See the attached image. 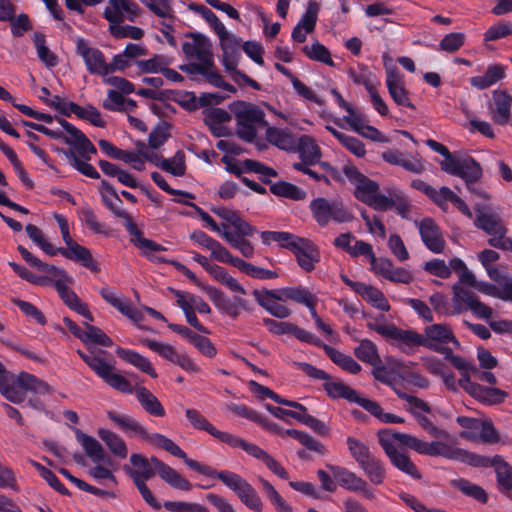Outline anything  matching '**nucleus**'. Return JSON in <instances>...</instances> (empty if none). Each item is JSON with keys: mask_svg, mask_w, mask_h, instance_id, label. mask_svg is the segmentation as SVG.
<instances>
[{"mask_svg": "<svg viewBox=\"0 0 512 512\" xmlns=\"http://www.w3.org/2000/svg\"><path fill=\"white\" fill-rule=\"evenodd\" d=\"M190 469L212 478L219 479L232 490L240 501L249 509L260 512L263 502L256 489L243 477L229 470L217 471L212 467L188 458L185 463Z\"/></svg>", "mask_w": 512, "mask_h": 512, "instance_id": "obj_1", "label": "nucleus"}, {"mask_svg": "<svg viewBox=\"0 0 512 512\" xmlns=\"http://www.w3.org/2000/svg\"><path fill=\"white\" fill-rule=\"evenodd\" d=\"M28 392L45 395L51 393V388L46 382L27 372L15 375L6 370L0 377V393L8 401L20 404L26 400Z\"/></svg>", "mask_w": 512, "mask_h": 512, "instance_id": "obj_2", "label": "nucleus"}, {"mask_svg": "<svg viewBox=\"0 0 512 512\" xmlns=\"http://www.w3.org/2000/svg\"><path fill=\"white\" fill-rule=\"evenodd\" d=\"M75 436L86 456L95 464L88 470L89 476L100 484H103L104 481H108L117 485L118 482L112 469L114 461L105 451L102 444L96 438L79 429H75Z\"/></svg>", "mask_w": 512, "mask_h": 512, "instance_id": "obj_3", "label": "nucleus"}, {"mask_svg": "<svg viewBox=\"0 0 512 512\" xmlns=\"http://www.w3.org/2000/svg\"><path fill=\"white\" fill-rule=\"evenodd\" d=\"M343 173L355 186V197L375 210L386 211L395 205L393 197L378 193L379 185L362 174L355 166L345 165Z\"/></svg>", "mask_w": 512, "mask_h": 512, "instance_id": "obj_4", "label": "nucleus"}, {"mask_svg": "<svg viewBox=\"0 0 512 512\" xmlns=\"http://www.w3.org/2000/svg\"><path fill=\"white\" fill-rule=\"evenodd\" d=\"M108 417L124 432H132L149 444L159 447L186 463L187 454L171 439L160 433H149L136 419L126 414L108 412Z\"/></svg>", "mask_w": 512, "mask_h": 512, "instance_id": "obj_5", "label": "nucleus"}, {"mask_svg": "<svg viewBox=\"0 0 512 512\" xmlns=\"http://www.w3.org/2000/svg\"><path fill=\"white\" fill-rule=\"evenodd\" d=\"M230 111L236 119V133L246 142H253L257 131L268 126L265 113L255 104L236 101L230 104Z\"/></svg>", "mask_w": 512, "mask_h": 512, "instance_id": "obj_6", "label": "nucleus"}, {"mask_svg": "<svg viewBox=\"0 0 512 512\" xmlns=\"http://www.w3.org/2000/svg\"><path fill=\"white\" fill-rule=\"evenodd\" d=\"M474 225L491 236L488 239L490 246L512 251V238L506 237L508 229L498 214L489 210L479 209L476 211Z\"/></svg>", "mask_w": 512, "mask_h": 512, "instance_id": "obj_7", "label": "nucleus"}, {"mask_svg": "<svg viewBox=\"0 0 512 512\" xmlns=\"http://www.w3.org/2000/svg\"><path fill=\"white\" fill-rule=\"evenodd\" d=\"M58 122L66 131V136L63 134V132L49 129L44 125L37 127V131L52 139L63 140L66 144L73 146L82 157L90 160V154H95L97 152L92 142L82 131H80L65 119L58 118Z\"/></svg>", "mask_w": 512, "mask_h": 512, "instance_id": "obj_8", "label": "nucleus"}, {"mask_svg": "<svg viewBox=\"0 0 512 512\" xmlns=\"http://www.w3.org/2000/svg\"><path fill=\"white\" fill-rule=\"evenodd\" d=\"M309 208L313 218L321 227H325L330 221L345 223L353 219L352 213L340 200L318 197L310 202Z\"/></svg>", "mask_w": 512, "mask_h": 512, "instance_id": "obj_9", "label": "nucleus"}, {"mask_svg": "<svg viewBox=\"0 0 512 512\" xmlns=\"http://www.w3.org/2000/svg\"><path fill=\"white\" fill-rule=\"evenodd\" d=\"M367 327L393 344L405 350L406 347L422 346L423 335L412 330L397 328L394 324L386 323L383 320L375 319L367 322Z\"/></svg>", "mask_w": 512, "mask_h": 512, "instance_id": "obj_10", "label": "nucleus"}, {"mask_svg": "<svg viewBox=\"0 0 512 512\" xmlns=\"http://www.w3.org/2000/svg\"><path fill=\"white\" fill-rule=\"evenodd\" d=\"M468 284L458 281L452 286L453 291V313L460 314L466 309L472 311L478 318L489 319L493 310L482 303L473 292L468 290Z\"/></svg>", "mask_w": 512, "mask_h": 512, "instance_id": "obj_11", "label": "nucleus"}, {"mask_svg": "<svg viewBox=\"0 0 512 512\" xmlns=\"http://www.w3.org/2000/svg\"><path fill=\"white\" fill-rule=\"evenodd\" d=\"M422 346L432 349L443 354L449 347L448 343H452L456 348L460 347V342L456 339L449 326L445 324H432L425 328Z\"/></svg>", "mask_w": 512, "mask_h": 512, "instance_id": "obj_12", "label": "nucleus"}, {"mask_svg": "<svg viewBox=\"0 0 512 512\" xmlns=\"http://www.w3.org/2000/svg\"><path fill=\"white\" fill-rule=\"evenodd\" d=\"M327 468L332 472L340 486L344 489L361 493L369 500H373L375 498L374 491L369 487L368 483L354 472L336 465H327Z\"/></svg>", "mask_w": 512, "mask_h": 512, "instance_id": "obj_13", "label": "nucleus"}, {"mask_svg": "<svg viewBox=\"0 0 512 512\" xmlns=\"http://www.w3.org/2000/svg\"><path fill=\"white\" fill-rule=\"evenodd\" d=\"M141 343L153 352L157 353L159 356L180 366L186 371H196L198 369L196 364L193 363L187 355L178 353L177 350L168 343L149 338L142 339Z\"/></svg>", "mask_w": 512, "mask_h": 512, "instance_id": "obj_14", "label": "nucleus"}, {"mask_svg": "<svg viewBox=\"0 0 512 512\" xmlns=\"http://www.w3.org/2000/svg\"><path fill=\"white\" fill-rule=\"evenodd\" d=\"M140 13L139 5L132 0H108L104 17L108 22H134Z\"/></svg>", "mask_w": 512, "mask_h": 512, "instance_id": "obj_15", "label": "nucleus"}, {"mask_svg": "<svg viewBox=\"0 0 512 512\" xmlns=\"http://www.w3.org/2000/svg\"><path fill=\"white\" fill-rule=\"evenodd\" d=\"M76 53L83 58L90 74L105 76L104 71L107 68V62L101 50L91 47L87 40L78 38L76 40Z\"/></svg>", "mask_w": 512, "mask_h": 512, "instance_id": "obj_16", "label": "nucleus"}, {"mask_svg": "<svg viewBox=\"0 0 512 512\" xmlns=\"http://www.w3.org/2000/svg\"><path fill=\"white\" fill-rule=\"evenodd\" d=\"M288 245L296 255L297 262L305 271H312L319 261V253L313 243L305 238L295 236Z\"/></svg>", "mask_w": 512, "mask_h": 512, "instance_id": "obj_17", "label": "nucleus"}, {"mask_svg": "<svg viewBox=\"0 0 512 512\" xmlns=\"http://www.w3.org/2000/svg\"><path fill=\"white\" fill-rule=\"evenodd\" d=\"M187 38L190 40L182 45V51L187 58L198 61L213 60L212 45L206 36L200 33H189Z\"/></svg>", "mask_w": 512, "mask_h": 512, "instance_id": "obj_18", "label": "nucleus"}, {"mask_svg": "<svg viewBox=\"0 0 512 512\" xmlns=\"http://www.w3.org/2000/svg\"><path fill=\"white\" fill-rule=\"evenodd\" d=\"M424 245L434 253H441L445 247V240L438 225L431 218H424L416 222Z\"/></svg>", "mask_w": 512, "mask_h": 512, "instance_id": "obj_19", "label": "nucleus"}, {"mask_svg": "<svg viewBox=\"0 0 512 512\" xmlns=\"http://www.w3.org/2000/svg\"><path fill=\"white\" fill-rule=\"evenodd\" d=\"M207 294L219 311L232 318H237L240 314V310L246 309V300L241 297L231 299L225 295L224 292L216 288H208Z\"/></svg>", "mask_w": 512, "mask_h": 512, "instance_id": "obj_20", "label": "nucleus"}, {"mask_svg": "<svg viewBox=\"0 0 512 512\" xmlns=\"http://www.w3.org/2000/svg\"><path fill=\"white\" fill-rule=\"evenodd\" d=\"M386 86L391 98L397 105L415 109L409 99V92L404 87L403 78L397 69L390 68L387 70Z\"/></svg>", "mask_w": 512, "mask_h": 512, "instance_id": "obj_21", "label": "nucleus"}, {"mask_svg": "<svg viewBox=\"0 0 512 512\" xmlns=\"http://www.w3.org/2000/svg\"><path fill=\"white\" fill-rule=\"evenodd\" d=\"M101 297L116 308L121 314L129 318L135 324H139L143 320L142 313L133 307L127 300L118 296L111 287H103L100 290Z\"/></svg>", "mask_w": 512, "mask_h": 512, "instance_id": "obj_22", "label": "nucleus"}, {"mask_svg": "<svg viewBox=\"0 0 512 512\" xmlns=\"http://www.w3.org/2000/svg\"><path fill=\"white\" fill-rule=\"evenodd\" d=\"M50 275V282L54 283L60 298L71 309L80 301V298L69 287V285L73 283L72 277L69 276L65 270L58 267H56L55 271Z\"/></svg>", "mask_w": 512, "mask_h": 512, "instance_id": "obj_23", "label": "nucleus"}, {"mask_svg": "<svg viewBox=\"0 0 512 512\" xmlns=\"http://www.w3.org/2000/svg\"><path fill=\"white\" fill-rule=\"evenodd\" d=\"M125 228L129 234L133 236L131 239L132 243L142 251L145 257L151 261L165 262L163 258L155 257L151 254L152 252L164 251L166 249L165 247L153 240L144 238L142 232L136 227L134 222L125 223Z\"/></svg>", "mask_w": 512, "mask_h": 512, "instance_id": "obj_24", "label": "nucleus"}, {"mask_svg": "<svg viewBox=\"0 0 512 512\" xmlns=\"http://www.w3.org/2000/svg\"><path fill=\"white\" fill-rule=\"evenodd\" d=\"M412 449L419 454L442 456L447 459L454 460V457H457L456 452L458 448L440 441L425 442L414 436Z\"/></svg>", "mask_w": 512, "mask_h": 512, "instance_id": "obj_25", "label": "nucleus"}, {"mask_svg": "<svg viewBox=\"0 0 512 512\" xmlns=\"http://www.w3.org/2000/svg\"><path fill=\"white\" fill-rule=\"evenodd\" d=\"M378 441L387 457L399 451L395 444L399 443L412 449L414 436L410 434L393 432L391 429H382L377 433Z\"/></svg>", "mask_w": 512, "mask_h": 512, "instance_id": "obj_26", "label": "nucleus"}, {"mask_svg": "<svg viewBox=\"0 0 512 512\" xmlns=\"http://www.w3.org/2000/svg\"><path fill=\"white\" fill-rule=\"evenodd\" d=\"M77 353L89 368L102 380L112 370H115L114 361H107L102 357V355L106 354L104 350H91L89 353L78 350Z\"/></svg>", "mask_w": 512, "mask_h": 512, "instance_id": "obj_27", "label": "nucleus"}, {"mask_svg": "<svg viewBox=\"0 0 512 512\" xmlns=\"http://www.w3.org/2000/svg\"><path fill=\"white\" fill-rule=\"evenodd\" d=\"M495 109L492 119L499 125H506L511 119L512 96L506 91L496 90L493 93Z\"/></svg>", "mask_w": 512, "mask_h": 512, "instance_id": "obj_28", "label": "nucleus"}, {"mask_svg": "<svg viewBox=\"0 0 512 512\" xmlns=\"http://www.w3.org/2000/svg\"><path fill=\"white\" fill-rule=\"evenodd\" d=\"M116 354L119 358L138 368L140 371L148 374L152 378H157V373L150 360L138 352L119 347L116 349Z\"/></svg>", "mask_w": 512, "mask_h": 512, "instance_id": "obj_29", "label": "nucleus"}, {"mask_svg": "<svg viewBox=\"0 0 512 512\" xmlns=\"http://www.w3.org/2000/svg\"><path fill=\"white\" fill-rule=\"evenodd\" d=\"M57 250L58 253H60L65 258L80 262L84 267L88 269L97 270V267L93 261L92 254L86 247L81 246L75 242L69 247L57 248Z\"/></svg>", "mask_w": 512, "mask_h": 512, "instance_id": "obj_30", "label": "nucleus"}, {"mask_svg": "<svg viewBox=\"0 0 512 512\" xmlns=\"http://www.w3.org/2000/svg\"><path fill=\"white\" fill-rule=\"evenodd\" d=\"M97 433L112 455L119 459H125L128 456L126 442L118 434L104 428L98 429Z\"/></svg>", "mask_w": 512, "mask_h": 512, "instance_id": "obj_31", "label": "nucleus"}, {"mask_svg": "<svg viewBox=\"0 0 512 512\" xmlns=\"http://www.w3.org/2000/svg\"><path fill=\"white\" fill-rule=\"evenodd\" d=\"M185 415L193 428L204 430L211 436L223 442L227 432L220 431L214 427L198 410L192 408L186 409Z\"/></svg>", "mask_w": 512, "mask_h": 512, "instance_id": "obj_32", "label": "nucleus"}, {"mask_svg": "<svg viewBox=\"0 0 512 512\" xmlns=\"http://www.w3.org/2000/svg\"><path fill=\"white\" fill-rule=\"evenodd\" d=\"M223 220L227 221L236 229V232L244 236H252L257 232V229L250 225L247 221L242 219L235 211L227 208H217L213 210Z\"/></svg>", "mask_w": 512, "mask_h": 512, "instance_id": "obj_33", "label": "nucleus"}, {"mask_svg": "<svg viewBox=\"0 0 512 512\" xmlns=\"http://www.w3.org/2000/svg\"><path fill=\"white\" fill-rule=\"evenodd\" d=\"M135 394L137 400L147 413L155 417L165 416V409L162 404L147 388L138 387L135 389Z\"/></svg>", "mask_w": 512, "mask_h": 512, "instance_id": "obj_34", "label": "nucleus"}, {"mask_svg": "<svg viewBox=\"0 0 512 512\" xmlns=\"http://www.w3.org/2000/svg\"><path fill=\"white\" fill-rule=\"evenodd\" d=\"M130 462L137 469L133 470L127 466H124V470L132 478V480H134L135 474L136 478L143 480H149L155 475L154 469L151 466L149 460L142 454H132L130 456Z\"/></svg>", "mask_w": 512, "mask_h": 512, "instance_id": "obj_35", "label": "nucleus"}, {"mask_svg": "<svg viewBox=\"0 0 512 512\" xmlns=\"http://www.w3.org/2000/svg\"><path fill=\"white\" fill-rule=\"evenodd\" d=\"M296 148L301 161H306V163L310 164H316L320 161V148L310 136H301L298 142H296Z\"/></svg>", "mask_w": 512, "mask_h": 512, "instance_id": "obj_36", "label": "nucleus"}, {"mask_svg": "<svg viewBox=\"0 0 512 512\" xmlns=\"http://www.w3.org/2000/svg\"><path fill=\"white\" fill-rule=\"evenodd\" d=\"M266 139L282 150L292 151L296 148V140L287 130L267 126Z\"/></svg>", "mask_w": 512, "mask_h": 512, "instance_id": "obj_37", "label": "nucleus"}, {"mask_svg": "<svg viewBox=\"0 0 512 512\" xmlns=\"http://www.w3.org/2000/svg\"><path fill=\"white\" fill-rule=\"evenodd\" d=\"M222 237L245 258H252L254 256V246L246 239L247 236L239 232H231L229 227H224Z\"/></svg>", "mask_w": 512, "mask_h": 512, "instance_id": "obj_38", "label": "nucleus"}, {"mask_svg": "<svg viewBox=\"0 0 512 512\" xmlns=\"http://www.w3.org/2000/svg\"><path fill=\"white\" fill-rule=\"evenodd\" d=\"M172 292L176 296V302L180 308L187 304V307H190L193 312L201 314H209L211 312L210 306L200 296L179 290H172Z\"/></svg>", "mask_w": 512, "mask_h": 512, "instance_id": "obj_39", "label": "nucleus"}, {"mask_svg": "<svg viewBox=\"0 0 512 512\" xmlns=\"http://www.w3.org/2000/svg\"><path fill=\"white\" fill-rule=\"evenodd\" d=\"M482 176V168L472 157L467 156L462 158L461 168L458 177L464 179L470 191H475L472 187L474 183Z\"/></svg>", "mask_w": 512, "mask_h": 512, "instance_id": "obj_40", "label": "nucleus"}, {"mask_svg": "<svg viewBox=\"0 0 512 512\" xmlns=\"http://www.w3.org/2000/svg\"><path fill=\"white\" fill-rule=\"evenodd\" d=\"M223 443H225L231 447H234V448L240 447L248 455H250L251 457H254L258 460H261L262 462L268 455V453L266 451H264L258 445L254 444V443L247 442L246 440H244L234 434L228 433V432L223 440Z\"/></svg>", "mask_w": 512, "mask_h": 512, "instance_id": "obj_41", "label": "nucleus"}, {"mask_svg": "<svg viewBox=\"0 0 512 512\" xmlns=\"http://www.w3.org/2000/svg\"><path fill=\"white\" fill-rule=\"evenodd\" d=\"M391 464L399 471L411 476L413 479H421V473L404 450H399L390 455Z\"/></svg>", "mask_w": 512, "mask_h": 512, "instance_id": "obj_42", "label": "nucleus"}, {"mask_svg": "<svg viewBox=\"0 0 512 512\" xmlns=\"http://www.w3.org/2000/svg\"><path fill=\"white\" fill-rule=\"evenodd\" d=\"M364 471L365 475L372 484L381 485L386 478V469L384 463L372 456L361 465H359Z\"/></svg>", "mask_w": 512, "mask_h": 512, "instance_id": "obj_43", "label": "nucleus"}, {"mask_svg": "<svg viewBox=\"0 0 512 512\" xmlns=\"http://www.w3.org/2000/svg\"><path fill=\"white\" fill-rule=\"evenodd\" d=\"M494 467L497 482L503 492L512 491V467L499 455L494 456Z\"/></svg>", "mask_w": 512, "mask_h": 512, "instance_id": "obj_44", "label": "nucleus"}, {"mask_svg": "<svg viewBox=\"0 0 512 512\" xmlns=\"http://www.w3.org/2000/svg\"><path fill=\"white\" fill-rule=\"evenodd\" d=\"M450 484L464 495L471 497L480 503H486L488 500V496L485 490L479 485L471 483L467 479H454L450 481Z\"/></svg>", "mask_w": 512, "mask_h": 512, "instance_id": "obj_45", "label": "nucleus"}, {"mask_svg": "<svg viewBox=\"0 0 512 512\" xmlns=\"http://www.w3.org/2000/svg\"><path fill=\"white\" fill-rule=\"evenodd\" d=\"M270 191L276 196L296 201L305 199L307 195L304 190L286 181H278L276 183H272L270 185Z\"/></svg>", "mask_w": 512, "mask_h": 512, "instance_id": "obj_46", "label": "nucleus"}, {"mask_svg": "<svg viewBox=\"0 0 512 512\" xmlns=\"http://www.w3.org/2000/svg\"><path fill=\"white\" fill-rule=\"evenodd\" d=\"M354 354L359 360L370 365L381 364L377 346L371 340L362 339L354 349Z\"/></svg>", "mask_w": 512, "mask_h": 512, "instance_id": "obj_47", "label": "nucleus"}, {"mask_svg": "<svg viewBox=\"0 0 512 512\" xmlns=\"http://www.w3.org/2000/svg\"><path fill=\"white\" fill-rule=\"evenodd\" d=\"M253 295L258 304L274 317L287 318L290 316L291 310L288 307L277 303V301L270 299L267 295H263L262 292L255 290Z\"/></svg>", "mask_w": 512, "mask_h": 512, "instance_id": "obj_48", "label": "nucleus"}, {"mask_svg": "<svg viewBox=\"0 0 512 512\" xmlns=\"http://www.w3.org/2000/svg\"><path fill=\"white\" fill-rule=\"evenodd\" d=\"M65 155L68 159V163L83 175L92 179L100 178V174L97 170L88 163L89 160L82 157L77 151H66Z\"/></svg>", "mask_w": 512, "mask_h": 512, "instance_id": "obj_49", "label": "nucleus"}, {"mask_svg": "<svg viewBox=\"0 0 512 512\" xmlns=\"http://www.w3.org/2000/svg\"><path fill=\"white\" fill-rule=\"evenodd\" d=\"M323 386L327 394L332 398H344L349 402H354L358 395L354 389L341 381H331L330 379Z\"/></svg>", "mask_w": 512, "mask_h": 512, "instance_id": "obj_50", "label": "nucleus"}, {"mask_svg": "<svg viewBox=\"0 0 512 512\" xmlns=\"http://www.w3.org/2000/svg\"><path fill=\"white\" fill-rule=\"evenodd\" d=\"M70 108L77 117L89 121L96 127H105L106 122L102 119L100 111L94 106L87 105L82 107L76 103H71Z\"/></svg>", "mask_w": 512, "mask_h": 512, "instance_id": "obj_51", "label": "nucleus"}, {"mask_svg": "<svg viewBox=\"0 0 512 512\" xmlns=\"http://www.w3.org/2000/svg\"><path fill=\"white\" fill-rule=\"evenodd\" d=\"M472 396L485 404H498L505 400L507 393L498 388L484 387L479 384Z\"/></svg>", "mask_w": 512, "mask_h": 512, "instance_id": "obj_52", "label": "nucleus"}, {"mask_svg": "<svg viewBox=\"0 0 512 512\" xmlns=\"http://www.w3.org/2000/svg\"><path fill=\"white\" fill-rule=\"evenodd\" d=\"M302 52L313 61H318L331 67L335 66V63L331 58L330 51L318 41L311 45H305L302 48Z\"/></svg>", "mask_w": 512, "mask_h": 512, "instance_id": "obj_53", "label": "nucleus"}, {"mask_svg": "<svg viewBox=\"0 0 512 512\" xmlns=\"http://www.w3.org/2000/svg\"><path fill=\"white\" fill-rule=\"evenodd\" d=\"M85 330L81 341L85 344L95 343L104 347H111L113 345L112 339L106 335L100 328L84 323Z\"/></svg>", "mask_w": 512, "mask_h": 512, "instance_id": "obj_54", "label": "nucleus"}, {"mask_svg": "<svg viewBox=\"0 0 512 512\" xmlns=\"http://www.w3.org/2000/svg\"><path fill=\"white\" fill-rule=\"evenodd\" d=\"M33 41L37 50L38 58L47 67H55L58 64V59L57 56L46 46L45 35L37 32L33 36Z\"/></svg>", "mask_w": 512, "mask_h": 512, "instance_id": "obj_55", "label": "nucleus"}, {"mask_svg": "<svg viewBox=\"0 0 512 512\" xmlns=\"http://www.w3.org/2000/svg\"><path fill=\"white\" fill-rule=\"evenodd\" d=\"M358 294L381 311H388L390 309V305L383 293L373 286L363 284Z\"/></svg>", "mask_w": 512, "mask_h": 512, "instance_id": "obj_56", "label": "nucleus"}, {"mask_svg": "<svg viewBox=\"0 0 512 512\" xmlns=\"http://www.w3.org/2000/svg\"><path fill=\"white\" fill-rule=\"evenodd\" d=\"M348 75L355 84L363 85L368 93L379 85L375 75L365 66H361L358 71L349 70Z\"/></svg>", "mask_w": 512, "mask_h": 512, "instance_id": "obj_57", "label": "nucleus"}, {"mask_svg": "<svg viewBox=\"0 0 512 512\" xmlns=\"http://www.w3.org/2000/svg\"><path fill=\"white\" fill-rule=\"evenodd\" d=\"M161 169L176 177H181L186 172L185 154L178 150L171 158L162 161Z\"/></svg>", "mask_w": 512, "mask_h": 512, "instance_id": "obj_58", "label": "nucleus"}, {"mask_svg": "<svg viewBox=\"0 0 512 512\" xmlns=\"http://www.w3.org/2000/svg\"><path fill=\"white\" fill-rule=\"evenodd\" d=\"M26 232L29 238L46 254L54 256L58 253L57 248L46 240L42 231L36 225L28 224L26 226Z\"/></svg>", "mask_w": 512, "mask_h": 512, "instance_id": "obj_59", "label": "nucleus"}, {"mask_svg": "<svg viewBox=\"0 0 512 512\" xmlns=\"http://www.w3.org/2000/svg\"><path fill=\"white\" fill-rule=\"evenodd\" d=\"M110 33L116 38H132L134 40L141 39L144 31L141 28L123 25V22H109Z\"/></svg>", "mask_w": 512, "mask_h": 512, "instance_id": "obj_60", "label": "nucleus"}, {"mask_svg": "<svg viewBox=\"0 0 512 512\" xmlns=\"http://www.w3.org/2000/svg\"><path fill=\"white\" fill-rule=\"evenodd\" d=\"M456 454L457 457H454V460L467 463L474 467H490L494 463V457L481 456L460 448L457 449Z\"/></svg>", "mask_w": 512, "mask_h": 512, "instance_id": "obj_61", "label": "nucleus"}, {"mask_svg": "<svg viewBox=\"0 0 512 512\" xmlns=\"http://www.w3.org/2000/svg\"><path fill=\"white\" fill-rule=\"evenodd\" d=\"M258 481L262 487L263 492L266 494L267 498L275 506V509L278 512L289 510V504L286 503V501L268 480L264 479L263 477H259Z\"/></svg>", "mask_w": 512, "mask_h": 512, "instance_id": "obj_62", "label": "nucleus"}, {"mask_svg": "<svg viewBox=\"0 0 512 512\" xmlns=\"http://www.w3.org/2000/svg\"><path fill=\"white\" fill-rule=\"evenodd\" d=\"M241 272L256 279H275L278 277L277 272L258 267L252 263L246 262L243 259L239 262L238 268Z\"/></svg>", "mask_w": 512, "mask_h": 512, "instance_id": "obj_63", "label": "nucleus"}, {"mask_svg": "<svg viewBox=\"0 0 512 512\" xmlns=\"http://www.w3.org/2000/svg\"><path fill=\"white\" fill-rule=\"evenodd\" d=\"M347 446L351 456L359 465L373 456L369 450V447L354 437L347 438Z\"/></svg>", "mask_w": 512, "mask_h": 512, "instance_id": "obj_64", "label": "nucleus"}]
</instances>
